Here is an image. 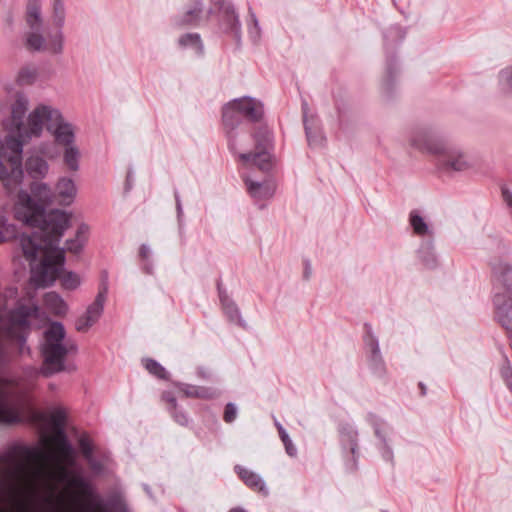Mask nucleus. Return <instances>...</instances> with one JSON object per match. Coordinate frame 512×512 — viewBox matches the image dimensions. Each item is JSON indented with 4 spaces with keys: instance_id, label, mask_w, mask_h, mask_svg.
<instances>
[{
    "instance_id": "obj_1",
    "label": "nucleus",
    "mask_w": 512,
    "mask_h": 512,
    "mask_svg": "<svg viewBox=\"0 0 512 512\" xmlns=\"http://www.w3.org/2000/svg\"><path fill=\"white\" fill-rule=\"evenodd\" d=\"M30 191L18 192L13 213L16 220L36 229L32 235H22L21 247L30 265L31 282L44 288L53 285L64 269V251L55 245L69 227L70 215L59 209L46 211L53 200L47 183L33 182Z\"/></svg>"
},
{
    "instance_id": "obj_2",
    "label": "nucleus",
    "mask_w": 512,
    "mask_h": 512,
    "mask_svg": "<svg viewBox=\"0 0 512 512\" xmlns=\"http://www.w3.org/2000/svg\"><path fill=\"white\" fill-rule=\"evenodd\" d=\"M28 97L17 92L11 105V120L6 124L9 134L0 139V181L11 193L23 180L22 155L24 144L32 137H39L43 127L53 137L54 143L63 147V163L71 172L80 168L81 152L76 145V128L57 108L41 104L27 117Z\"/></svg>"
},
{
    "instance_id": "obj_3",
    "label": "nucleus",
    "mask_w": 512,
    "mask_h": 512,
    "mask_svg": "<svg viewBox=\"0 0 512 512\" xmlns=\"http://www.w3.org/2000/svg\"><path fill=\"white\" fill-rule=\"evenodd\" d=\"M45 457L40 446H29L14 443L0 452V464L3 465V481L12 492L17 504L16 512H28L21 496L28 488L39 484L44 475V469L37 462ZM0 512H11L4 506V496L0 489Z\"/></svg>"
},
{
    "instance_id": "obj_4",
    "label": "nucleus",
    "mask_w": 512,
    "mask_h": 512,
    "mask_svg": "<svg viewBox=\"0 0 512 512\" xmlns=\"http://www.w3.org/2000/svg\"><path fill=\"white\" fill-rule=\"evenodd\" d=\"M410 143L422 152L436 155L437 167L442 172H461L471 166L466 154L459 147L447 143L443 137L431 129L415 130L411 135Z\"/></svg>"
},
{
    "instance_id": "obj_5",
    "label": "nucleus",
    "mask_w": 512,
    "mask_h": 512,
    "mask_svg": "<svg viewBox=\"0 0 512 512\" xmlns=\"http://www.w3.org/2000/svg\"><path fill=\"white\" fill-rule=\"evenodd\" d=\"M65 337V327L61 322H52L45 330L42 344L45 367L41 369L44 376L48 377L62 371L75 370V366L65 365V357L69 353L77 352L78 347L70 340L65 341Z\"/></svg>"
},
{
    "instance_id": "obj_6",
    "label": "nucleus",
    "mask_w": 512,
    "mask_h": 512,
    "mask_svg": "<svg viewBox=\"0 0 512 512\" xmlns=\"http://www.w3.org/2000/svg\"><path fill=\"white\" fill-rule=\"evenodd\" d=\"M492 303L496 321L510 335L512 348V266L505 262L493 263Z\"/></svg>"
},
{
    "instance_id": "obj_7",
    "label": "nucleus",
    "mask_w": 512,
    "mask_h": 512,
    "mask_svg": "<svg viewBox=\"0 0 512 512\" xmlns=\"http://www.w3.org/2000/svg\"><path fill=\"white\" fill-rule=\"evenodd\" d=\"M25 19L30 29L25 37L28 50L51 55L63 53L65 37L62 31H48L46 35L43 34L42 6H26Z\"/></svg>"
},
{
    "instance_id": "obj_8",
    "label": "nucleus",
    "mask_w": 512,
    "mask_h": 512,
    "mask_svg": "<svg viewBox=\"0 0 512 512\" xmlns=\"http://www.w3.org/2000/svg\"><path fill=\"white\" fill-rule=\"evenodd\" d=\"M253 149L237 152L239 160L246 166H255L263 172L273 167L274 133L266 124H259L251 133Z\"/></svg>"
},
{
    "instance_id": "obj_9",
    "label": "nucleus",
    "mask_w": 512,
    "mask_h": 512,
    "mask_svg": "<svg viewBox=\"0 0 512 512\" xmlns=\"http://www.w3.org/2000/svg\"><path fill=\"white\" fill-rule=\"evenodd\" d=\"M16 385L13 379L0 374V424L23 423L26 420V410L32 414L33 418L37 417V413L29 403H26L24 396L11 390V387Z\"/></svg>"
},
{
    "instance_id": "obj_10",
    "label": "nucleus",
    "mask_w": 512,
    "mask_h": 512,
    "mask_svg": "<svg viewBox=\"0 0 512 512\" xmlns=\"http://www.w3.org/2000/svg\"><path fill=\"white\" fill-rule=\"evenodd\" d=\"M406 31L400 25H392L383 33L384 49L386 53V76L384 88L387 92L396 81L398 73V62L392 50L399 46L405 39Z\"/></svg>"
},
{
    "instance_id": "obj_11",
    "label": "nucleus",
    "mask_w": 512,
    "mask_h": 512,
    "mask_svg": "<svg viewBox=\"0 0 512 512\" xmlns=\"http://www.w3.org/2000/svg\"><path fill=\"white\" fill-rule=\"evenodd\" d=\"M214 9L217 10L219 29L234 38L238 47L242 44V25L239 14L232 2L227 0H210Z\"/></svg>"
},
{
    "instance_id": "obj_12",
    "label": "nucleus",
    "mask_w": 512,
    "mask_h": 512,
    "mask_svg": "<svg viewBox=\"0 0 512 512\" xmlns=\"http://www.w3.org/2000/svg\"><path fill=\"white\" fill-rule=\"evenodd\" d=\"M234 105L233 99L223 105L222 124L228 142V149L231 153L237 154L238 151L245 150L246 147L238 140L240 136L238 128L244 119Z\"/></svg>"
},
{
    "instance_id": "obj_13",
    "label": "nucleus",
    "mask_w": 512,
    "mask_h": 512,
    "mask_svg": "<svg viewBox=\"0 0 512 512\" xmlns=\"http://www.w3.org/2000/svg\"><path fill=\"white\" fill-rule=\"evenodd\" d=\"M338 432L345 467L349 471H354L357 469L359 459L358 429L353 423L345 422L339 425Z\"/></svg>"
},
{
    "instance_id": "obj_14",
    "label": "nucleus",
    "mask_w": 512,
    "mask_h": 512,
    "mask_svg": "<svg viewBox=\"0 0 512 512\" xmlns=\"http://www.w3.org/2000/svg\"><path fill=\"white\" fill-rule=\"evenodd\" d=\"M212 14L213 8L205 10L203 0H194L184 7L182 13L176 19V24L193 28L204 27Z\"/></svg>"
},
{
    "instance_id": "obj_15",
    "label": "nucleus",
    "mask_w": 512,
    "mask_h": 512,
    "mask_svg": "<svg viewBox=\"0 0 512 512\" xmlns=\"http://www.w3.org/2000/svg\"><path fill=\"white\" fill-rule=\"evenodd\" d=\"M108 294L107 282H102L94 301L87 307L84 315L79 317L75 322V328L79 332H86L101 317L104 304Z\"/></svg>"
},
{
    "instance_id": "obj_16",
    "label": "nucleus",
    "mask_w": 512,
    "mask_h": 512,
    "mask_svg": "<svg viewBox=\"0 0 512 512\" xmlns=\"http://www.w3.org/2000/svg\"><path fill=\"white\" fill-rule=\"evenodd\" d=\"M303 114V124L306 138L309 146L319 147L325 142V136L320 126V120L317 115L310 114L309 105L306 100H302L301 104Z\"/></svg>"
},
{
    "instance_id": "obj_17",
    "label": "nucleus",
    "mask_w": 512,
    "mask_h": 512,
    "mask_svg": "<svg viewBox=\"0 0 512 512\" xmlns=\"http://www.w3.org/2000/svg\"><path fill=\"white\" fill-rule=\"evenodd\" d=\"M366 422L372 426L375 436L380 440L381 445L379 447L382 458L386 462H393L394 454L390 447L387 439L388 430L390 427L385 420L380 418L378 415L368 412L365 417Z\"/></svg>"
},
{
    "instance_id": "obj_18",
    "label": "nucleus",
    "mask_w": 512,
    "mask_h": 512,
    "mask_svg": "<svg viewBox=\"0 0 512 512\" xmlns=\"http://www.w3.org/2000/svg\"><path fill=\"white\" fill-rule=\"evenodd\" d=\"M242 179L251 198L258 204L259 208L263 209L265 204L261 202L269 200L275 193L274 183L270 180L255 181L248 175H243Z\"/></svg>"
},
{
    "instance_id": "obj_19",
    "label": "nucleus",
    "mask_w": 512,
    "mask_h": 512,
    "mask_svg": "<svg viewBox=\"0 0 512 512\" xmlns=\"http://www.w3.org/2000/svg\"><path fill=\"white\" fill-rule=\"evenodd\" d=\"M234 106L239 110L243 119L252 123L260 122L264 116L263 103L251 96H243L233 99Z\"/></svg>"
},
{
    "instance_id": "obj_20",
    "label": "nucleus",
    "mask_w": 512,
    "mask_h": 512,
    "mask_svg": "<svg viewBox=\"0 0 512 512\" xmlns=\"http://www.w3.org/2000/svg\"><path fill=\"white\" fill-rule=\"evenodd\" d=\"M217 291L223 313L227 319L243 329H248V324L243 319L238 305L228 295L227 290L222 286L221 282L217 283Z\"/></svg>"
},
{
    "instance_id": "obj_21",
    "label": "nucleus",
    "mask_w": 512,
    "mask_h": 512,
    "mask_svg": "<svg viewBox=\"0 0 512 512\" xmlns=\"http://www.w3.org/2000/svg\"><path fill=\"white\" fill-rule=\"evenodd\" d=\"M415 253L417 260L424 268L435 270L439 267L434 237L421 239Z\"/></svg>"
},
{
    "instance_id": "obj_22",
    "label": "nucleus",
    "mask_w": 512,
    "mask_h": 512,
    "mask_svg": "<svg viewBox=\"0 0 512 512\" xmlns=\"http://www.w3.org/2000/svg\"><path fill=\"white\" fill-rule=\"evenodd\" d=\"M177 47L182 51H189L195 58L201 59L205 55V45L197 32H186L177 38Z\"/></svg>"
},
{
    "instance_id": "obj_23",
    "label": "nucleus",
    "mask_w": 512,
    "mask_h": 512,
    "mask_svg": "<svg viewBox=\"0 0 512 512\" xmlns=\"http://www.w3.org/2000/svg\"><path fill=\"white\" fill-rule=\"evenodd\" d=\"M234 471L247 487L262 493L264 496L268 495L269 490L259 474L241 465H236Z\"/></svg>"
},
{
    "instance_id": "obj_24",
    "label": "nucleus",
    "mask_w": 512,
    "mask_h": 512,
    "mask_svg": "<svg viewBox=\"0 0 512 512\" xmlns=\"http://www.w3.org/2000/svg\"><path fill=\"white\" fill-rule=\"evenodd\" d=\"M174 386L189 398L212 400L220 395V392L212 387L197 386L183 382H175Z\"/></svg>"
},
{
    "instance_id": "obj_25",
    "label": "nucleus",
    "mask_w": 512,
    "mask_h": 512,
    "mask_svg": "<svg viewBox=\"0 0 512 512\" xmlns=\"http://www.w3.org/2000/svg\"><path fill=\"white\" fill-rule=\"evenodd\" d=\"M48 162L39 155H32L25 161V170L34 182L44 179L49 173Z\"/></svg>"
},
{
    "instance_id": "obj_26",
    "label": "nucleus",
    "mask_w": 512,
    "mask_h": 512,
    "mask_svg": "<svg viewBox=\"0 0 512 512\" xmlns=\"http://www.w3.org/2000/svg\"><path fill=\"white\" fill-rule=\"evenodd\" d=\"M56 194L62 205H70L77 195V187L74 180L68 176H62L55 185Z\"/></svg>"
},
{
    "instance_id": "obj_27",
    "label": "nucleus",
    "mask_w": 512,
    "mask_h": 512,
    "mask_svg": "<svg viewBox=\"0 0 512 512\" xmlns=\"http://www.w3.org/2000/svg\"><path fill=\"white\" fill-rule=\"evenodd\" d=\"M409 225L413 233L421 239L434 237L433 227L421 215L419 210H411L409 213Z\"/></svg>"
},
{
    "instance_id": "obj_28",
    "label": "nucleus",
    "mask_w": 512,
    "mask_h": 512,
    "mask_svg": "<svg viewBox=\"0 0 512 512\" xmlns=\"http://www.w3.org/2000/svg\"><path fill=\"white\" fill-rule=\"evenodd\" d=\"M162 399L167 403V410L172 419L181 426H188L191 419L187 412L178 405L176 398L169 391L162 394Z\"/></svg>"
},
{
    "instance_id": "obj_29",
    "label": "nucleus",
    "mask_w": 512,
    "mask_h": 512,
    "mask_svg": "<svg viewBox=\"0 0 512 512\" xmlns=\"http://www.w3.org/2000/svg\"><path fill=\"white\" fill-rule=\"evenodd\" d=\"M365 357L370 373L378 379H385L387 376V367L382 353L371 354Z\"/></svg>"
},
{
    "instance_id": "obj_30",
    "label": "nucleus",
    "mask_w": 512,
    "mask_h": 512,
    "mask_svg": "<svg viewBox=\"0 0 512 512\" xmlns=\"http://www.w3.org/2000/svg\"><path fill=\"white\" fill-rule=\"evenodd\" d=\"M22 235L27 234L21 233L19 235L17 226L10 223L6 216L0 215V243L19 238V246H21ZM20 248L22 249V247Z\"/></svg>"
},
{
    "instance_id": "obj_31",
    "label": "nucleus",
    "mask_w": 512,
    "mask_h": 512,
    "mask_svg": "<svg viewBox=\"0 0 512 512\" xmlns=\"http://www.w3.org/2000/svg\"><path fill=\"white\" fill-rule=\"evenodd\" d=\"M63 480L70 486L79 488L81 493L91 492L93 487L89 480L80 473L63 470Z\"/></svg>"
},
{
    "instance_id": "obj_32",
    "label": "nucleus",
    "mask_w": 512,
    "mask_h": 512,
    "mask_svg": "<svg viewBox=\"0 0 512 512\" xmlns=\"http://www.w3.org/2000/svg\"><path fill=\"white\" fill-rule=\"evenodd\" d=\"M364 335H363V345L365 356L380 353V344L379 339L373 332L372 326L369 323L364 324Z\"/></svg>"
},
{
    "instance_id": "obj_33",
    "label": "nucleus",
    "mask_w": 512,
    "mask_h": 512,
    "mask_svg": "<svg viewBox=\"0 0 512 512\" xmlns=\"http://www.w3.org/2000/svg\"><path fill=\"white\" fill-rule=\"evenodd\" d=\"M52 23L55 27L54 31H62L66 21V7L64 0L52 1Z\"/></svg>"
},
{
    "instance_id": "obj_34",
    "label": "nucleus",
    "mask_w": 512,
    "mask_h": 512,
    "mask_svg": "<svg viewBox=\"0 0 512 512\" xmlns=\"http://www.w3.org/2000/svg\"><path fill=\"white\" fill-rule=\"evenodd\" d=\"M87 231L88 227L86 225H81L77 230L75 238L66 241V245L65 248H63V251L65 252V250H68L75 254L79 253L82 250L85 242V238L82 236V234L86 233ZM59 243L60 241L55 245L57 249H60Z\"/></svg>"
},
{
    "instance_id": "obj_35",
    "label": "nucleus",
    "mask_w": 512,
    "mask_h": 512,
    "mask_svg": "<svg viewBox=\"0 0 512 512\" xmlns=\"http://www.w3.org/2000/svg\"><path fill=\"white\" fill-rule=\"evenodd\" d=\"M249 20L247 22V31L250 40L257 44L261 39L262 29L259 23V20L256 16V13L253 11L252 7H248Z\"/></svg>"
},
{
    "instance_id": "obj_36",
    "label": "nucleus",
    "mask_w": 512,
    "mask_h": 512,
    "mask_svg": "<svg viewBox=\"0 0 512 512\" xmlns=\"http://www.w3.org/2000/svg\"><path fill=\"white\" fill-rule=\"evenodd\" d=\"M38 77V68L34 65L22 67L17 76V82L20 85H31Z\"/></svg>"
},
{
    "instance_id": "obj_37",
    "label": "nucleus",
    "mask_w": 512,
    "mask_h": 512,
    "mask_svg": "<svg viewBox=\"0 0 512 512\" xmlns=\"http://www.w3.org/2000/svg\"><path fill=\"white\" fill-rule=\"evenodd\" d=\"M145 369L155 377L163 380L169 379V372L159 362L154 359L147 358L143 360Z\"/></svg>"
},
{
    "instance_id": "obj_38",
    "label": "nucleus",
    "mask_w": 512,
    "mask_h": 512,
    "mask_svg": "<svg viewBox=\"0 0 512 512\" xmlns=\"http://www.w3.org/2000/svg\"><path fill=\"white\" fill-rule=\"evenodd\" d=\"M59 452L65 458L67 463L73 465L75 463V449L68 438L56 442Z\"/></svg>"
},
{
    "instance_id": "obj_39",
    "label": "nucleus",
    "mask_w": 512,
    "mask_h": 512,
    "mask_svg": "<svg viewBox=\"0 0 512 512\" xmlns=\"http://www.w3.org/2000/svg\"><path fill=\"white\" fill-rule=\"evenodd\" d=\"M127 510L126 503L118 495H113L105 501L103 512L115 511L125 512Z\"/></svg>"
},
{
    "instance_id": "obj_40",
    "label": "nucleus",
    "mask_w": 512,
    "mask_h": 512,
    "mask_svg": "<svg viewBox=\"0 0 512 512\" xmlns=\"http://www.w3.org/2000/svg\"><path fill=\"white\" fill-rule=\"evenodd\" d=\"M83 496L87 499L88 506L91 510H104L105 501L98 495L94 487L91 488V492H86Z\"/></svg>"
},
{
    "instance_id": "obj_41",
    "label": "nucleus",
    "mask_w": 512,
    "mask_h": 512,
    "mask_svg": "<svg viewBox=\"0 0 512 512\" xmlns=\"http://www.w3.org/2000/svg\"><path fill=\"white\" fill-rule=\"evenodd\" d=\"M500 376L508 390L512 392V366L507 357H503L502 364L500 366Z\"/></svg>"
},
{
    "instance_id": "obj_42",
    "label": "nucleus",
    "mask_w": 512,
    "mask_h": 512,
    "mask_svg": "<svg viewBox=\"0 0 512 512\" xmlns=\"http://www.w3.org/2000/svg\"><path fill=\"white\" fill-rule=\"evenodd\" d=\"M499 83L504 91L512 94V65L499 72Z\"/></svg>"
},
{
    "instance_id": "obj_43",
    "label": "nucleus",
    "mask_w": 512,
    "mask_h": 512,
    "mask_svg": "<svg viewBox=\"0 0 512 512\" xmlns=\"http://www.w3.org/2000/svg\"><path fill=\"white\" fill-rule=\"evenodd\" d=\"M45 302L48 306L53 307L58 313L63 312L66 309L64 300L54 292L46 294Z\"/></svg>"
},
{
    "instance_id": "obj_44",
    "label": "nucleus",
    "mask_w": 512,
    "mask_h": 512,
    "mask_svg": "<svg viewBox=\"0 0 512 512\" xmlns=\"http://www.w3.org/2000/svg\"><path fill=\"white\" fill-rule=\"evenodd\" d=\"M62 286L67 290H75L80 284L81 280L78 274L69 271L62 277Z\"/></svg>"
},
{
    "instance_id": "obj_45",
    "label": "nucleus",
    "mask_w": 512,
    "mask_h": 512,
    "mask_svg": "<svg viewBox=\"0 0 512 512\" xmlns=\"http://www.w3.org/2000/svg\"><path fill=\"white\" fill-rule=\"evenodd\" d=\"M50 423L52 427L65 426L66 423V412L63 408H55L50 415Z\"/></svg>"
},
{
    "instance_id": "obj_46",
    "label": "nucleus",
    "mask_w": 512,
    "mask_h": 512,
    "mask_svg": "<svg viewBox=\"0 0 512 512\" xmlns=\"http://www.w3.org/2000/svg\"><path fill=\"white\" fill-rule=\"evenodd\" d=\"M237 415V406L232 402L227 403L224 409L223 420L226 423H233L236 420Z\"/></svg>"
},
{
    "instance_id": "obj_47",
    "label": "nucleus",
    "mask_w": 512,
    "mask_h": 512,
    "mask_svg": "<svg viewBox=\"0 0 512 512\" xmlns=\"http://www.w3.org/2000/svg\"><path fill=\"white\" fill-rule=\"evenodd\" d=\"M78 444L84 458L93 455V446L88 436L82 435L79 438Z\"/></svg>"
},
{
    "instance_id": "obj_48",
    "label": "nucleus",
    "mask_w": 512,
    "mask_h": 512,
    "mask_svg": "<svg viewBox=\"0 0 512 512\" xmlns=\"http://www.w3.org/2000/svg\"><path fill=\"white\" fill-rule=\"evenodd\" d=\"M280 439L283 442V445L285 447L286 453L290 457H296L298 451H297L296 446L293 444L289 434L288 433H282V435L280 436Z\"/></svg>"
},
{
    "instance_id": "obj_49",
    "label": "nucleus",
    "mask_w": 512,
    "mask_h": 512,
    "mask_svg": "<svg viewBox=\"0 0 512 512\" xmlns=\"http://www.w3.org/2000/svg\"><path fill=\"white\" fill-rule=\"evenodd\" d=\"M134 184V170L130 167L127 171L124 190L125 192H129L132 190Z\"/></svg>"
},
{
    "instance_id": "obj_50",
    "label": "nucleus",
    "mask_w": 512,
    "mask_h": 512,
    "mask_svg": "<svg viewBox=\"0 0 512 512\" xmlns=\"http://www.w3.org/2000/svg\"><path fill=\"white\" fill-rule=\"evenodd\" d=\"M88 464L90 465L91 469L95 472H101L103 470L102 463L94 457V455H91L89 457L85 458Z\"/></svg>"
},
{
    "instance_id": "obj_51",
    "label": "nucleus",
    "mask_w": 512,
    "mask_h": 512,
    "mask_svg": "<svg viewBox=\"0 0 512 512\" xmlns=\"http://www.w3.org/2000/svg\"><path fill=\"white\" fill-rule=\"evenodd\" d=\"M174 197H175V203H176L177 218H178V221L181 222L182 217H183V207H182V201H181L179 192L177 190H175V192H174Z\"/></svg>"
},
{
    "instance_id": "obj_52",
    "label": "nucleus",
    "mask_w": 512,
    "mask_h": 512,
    "mask_svg": "<svg viewBox=\"0 0 512 512\" xmlns=\"http://www.w3.org/2000/svg\"><path fill=\"white\" fill-rule=\"evenodd\" d=\"M41 152L45 154L49 159H54L59 155L58 151L53 145H46L45 147H42Z\"/></svg>"
},
{
    "instance_id": "obj_53",
    "label": "nucleus",
    "mask_w": 512,
    "mask_h": 512,
    "mask_svg": "<svg viewBox=\"0 0 512 512\" xmlns=\"http://www.w3.org/2000/svg\"><path fill=\"white\" fill-rule=\"evenodd\" d=\"M152 256V250L150 248L149 245L147 244H142L139 248V257L141 258V260H146V259H150Z\"/></svg>"
},
{
    "instance_id": "obj_54",
    "label": "nucleus",
    "mask_w": 512,
    "mask_h": 512,
    "mask_svg": "<svg viewBox=\"0 0 512 512\" xmlns=\"http://www.w3.org/2000/svg\"><path fill=\"white\" fill-rule=\"evenodd\" d=\"M141 268L144 273H146L148 275H152L154 273V263H153L152 258L143 260Z\"/></svg>"
},
{
    "instance_id": "obj_55",
    "label": "nucleus",
    "mask_w": 512,
    "mask_h": 512,
    "mask_svg": "<svg viewBox=\"0 0 512 512\" xmlns=\"http://www.w3.org/2000/svg\"><path fill=\"white\" fill-rule=\"evenodd\" d=\"M55 432V442L62 440L63 438H68L65 430V426L54 427Z\"/></svg>"
},
{
    "instance_id": "obj_56",
    "label": "nucleus",
    "mask_w": 512,
    "mask_h": 512,
    "mask_svg": "<svg viewBox=\"0 0 512 512\" xmlns=\"http://www.w3.org/2000/svg\"><path fill=\"white\" fill-rule=\"evenodd\" d=\"M196 375L202 379H209L211 377V372L205 367H198Z\"/></svg>"
},
{
    "instance_id": "obj_57",
    "label": "nucleus",
    "mask_w": 512,
    "mask_h": 512,
    "mask_svg": "<svg viewBox=\"0 0 512 512\" xmlns=\"http://www.w3.org/2000/svg\"><path fill=\"white\" fill-rule=\"evenodd\" d=\"M310 275H311V265H310L309 260H306L305 261V269H304V278L309 279Z\"/></svg>"
},
{
    "instance_id": "obj_58",
    "label": "nucleus",
    "mask_w": 512,
    "mask_h": 512,
    "mask_svg": "<svg viewBox=\"0 0 512 512\" xmlns=\"http://www.w3.org/2000/svg\"><path fill=\"white\" fill-rule=\"evenodd\" d=\"M27 6H42V0H27Z\"/></svg>"
},
{
    "instance_id": "obj_59",
    "label": "nucleus",
    "mask_w": 512,
    "mask_h": 512,
    "mask_svg": "<svg viewBox=\"0 0 512 512\" xmlns=\"http://www.w3.org/2000/svg\"><path fill=\"white\" fill-rule=\"evenodd\" d=\"M418 386H419V388H420V390H421V395H422V396H425V395H426V393H427V387H426V385H425L423 382H419Z\"/></svg>"
},
{
    "instance_id": "obj_60",
    "label": "nucleus",
    "mask_w": 512,
    "mask_h": 512,
    "mask_svg": "<svg viewBox=\"0 0 512 512\" xmlns=\"http://www.w3.org/2000/svg\"><path fill=\"white\" fill-rule=\"evenodd\" d=\"M278 432H279V437L282 435V433H288L285 428L283 427V425H279V427L277 428Z\"/></svg>"
},
{
    "instance_id": "obj_61",
    "label": "nucleus",
    "mask_w": 512,
    "mask_h": 512,
    "mask_svg": "<svg viewBox=\"0 0 512 512\" xmlns=\"http://www.w3.org/2000/svg\"><path fill=\"white\" fill-rule=\"evenodd\" d=\"M144 489H145V491L147 492V494H148L149 496H151V489L149 488V486L145 484V485H144Z\"/></svg>"
},
{
    "instance_id": "obj_62",
    "label": "nucleus",
    "mask_w": 512,
    "mask_h": 512,
    "mask_svg": "<svg viewBox=\"0 0 512 512\" xmlns=\"http://www.w3.org/2000/svg\"><path fill=\"white\" fill-rule=\"evenodd\" d=\"M279 425H282V424L278 420L275 419V426H276V428H278Z\"/></svg>"
},
{
    "instance_id": "obj_63",
    "label": "nucleus",
    "mask_w": 512,
    "mask_h": 512,
    "mask_svg": "<svg viewBox=\"0 0 512 512\" xmlns=\"http://www.w3.org/2000/svg\"><path fill=\"white\" fill-rule=\"evenodd\" d=\"M337 110H338L339 115H340V114H341V111H340V107H339V106H337Z\"/></svg>"
}]
</instances>
